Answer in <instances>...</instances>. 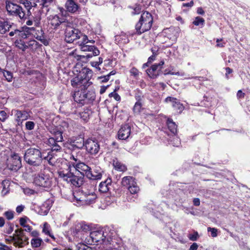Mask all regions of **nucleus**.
Masks as SVG:
<instances>
[{"label":"nucleus","mask_w":250,"mask_h":250,"mask_svg":"<svg viewBox=\"0 0 250 250\" xmlns=\"http://www.w3.org/2000/svg\"><path fill=\"white\" fill-rule=\"evenodd\" d=\"M8 117V114L5 111L0 110V123L5 122ZM0 125H1V123Z\"/></svg>","instance_id":"49530a36"},{"label":"nucleus","mask_w":250,"mask_h":250,"mask_svg":"<svg viewBox=\"0 0 250 250\" xmlns=\"http://www.w3.org/2000/svg\"><path fill=\"white\" fill-rule=\"evenodd\" d=\"M153 18L148 12H144L141 15L139 21L136 23L135 29L138 34H141L150 29L152 23Z\"/></svg>","instance_id":"20e7f679"},{"label":"nucleus","mask_w":250,"mask_h":250,"mask_svg":"<svg viewBox=\"0 0 250 250\" xmlns=\"http://www.w3.org/2000/svg\"><path fill=\"white\" fill-rule=\"evenodd\" d=\"M8 220H12L14 218V212L13 211H7L4 213Z\"/></svg>","instance_id":"6e6d98bb"},{"label":"nucleus","mask_w":250,"mask_h":250,"mask_svg":"<svg viewBox=\"0 0 250 250\" xmlns=\"http://www.w3.org/2000/svg\"><path fill=\"white\" fill-rule=\"evenodd\" d=\"M36 38L40 41L44 45H46L48 44V42L44 39L42 35V30H41V35H38L37 37H36Z\"/></svg>","instance_id":"864d4df0"},{"label":"nucleus","mask_w":250,"mask_h":250,"mask_svg":"<svg viewBox=\"0 0 250 250\" xmlns=\"http://www.w3.org/2000/svg\"><path fill=\"white\" fill-rule=\"evenodd\" d=\"M55 0H39V5L41 8H45V14L49 11L48 7L53 5Z\"/></svg>","instance_id":"2f4dec72"},{"label":"nucleus","mask_w":250,"mask_h":250,"mask_svg":"<svg viewBox=\"0 0 250 250\" xmlns=\"http://www.w3.org/2000/svg\"><path fill=\"white\" fill-rule=\"evenodd\" d=\"M65 6L67 11L72 13L77 12L79 8L78 4L73 0H67Z\"/></svg>","instance_id":"bb28decb"},{"label":"nucleus","mask_w":250,"mask_h":250,"mask_svg":"<svg viewBox=\"0 0 250 250\" xmlns=\"http://www.w3.org/2000/svg\"><path fill=\"white\" fill-rule=\"evenodd\" d=\"M137 102L135 103L133 108V111L135 114H139L142 110V103L141 102V98L140 96H135Z\"/></svg>","instance_id":"72a5a7b5"},{"label":"nucleus","mask_w":250,"mask_h":250,"mask_svg":"<svg viewBox=\"0 0 250 250\" xmlns=\"http://www.w3.org/2000/svg\"><path fill=\"white\" fill-rule=\"evenodd\" d=\"M6 8L9 15L19 17L21 19L26 18L25 12L17 4L7 1L6 2Z\"/></svg>","instance_id":"1a4fd4ad"},{"label":"nucleus","mask_w":250,"mask_h":250,"mask_svg":"<svg viewBox=\"0 0 250 250\" xmlns=\"http://www.w3.org/2000/svg\"><path fill=\"white\" fill-rule=\"evenodd\" d=\"M72 55L77 60H80L82 59H89L93 57V56H97L98 55L94 54V51L88 52L84 55H75L74 53H72Z\"/></svg>","instance_id":"58836bf2"},{"label":"nucleus","mask_w":250,"mask_h":250,"mask_svg":"<svg viewBox=\"0 0 250 250\" xmlns=\"http://www.w3.org/2000/svg\"><path fill=\"white\" fill-rule=\"evenodd\" d=\"M75 169L80 172L83 177L86 176L87 178L91 177L90 170H92L91 167H89L84 163L80 162L77 164L75 167Z\"/></svg>","instance_id":"2eb2a0df"},{"label":"nucleus","mask_w":250,"mask_h":250,"mask_svg":"<svg viewBox=\"0 0 250 250\" xmlns=\"http://www.w3.org/2000/svg\"><path fill=\"white\" fill-rule=\"evenodd\" d=\"M92 111L91 110L86 109L80 113L81 118L84 121H87L89 118L90 115L91 114Z\"/></svg>","instance_id":"c03bdc74"},{"label":"nucleus","mask_w":250,"mask_h":250,"mask_svg":"<svg viewBox=\"0 0 250 250\" xmlns=\"http://www.w3.org/2000/svg\"><path fill=\"white\" fill-rule=\"evenodd\" d=\"M51 228L50 225L47 222H44L43 224L42 232L45 235L49 236L53 240H55V238L54 235L51 233Z\"/></svg>","instance_id":"e433bc0d"},{"label":"nucleus","mask_w":250,"mask_h":250,"mask_svg":"<svg viewBox=\"0 0 250 250\" xmlns=\"http://www.w3.org/2000/svg\"><path fill=\"white\" fill-rule=\"evenodd\" d=\"M39 43L34 40H30L26 42V49L35 50L38 48Z\"/></svg>","instance_id":"37998d69"},{"label":"nucleus","mask_w":250,"mask_h":250,"mask_svg":"<svg viewBox=\"0 0 250 250\" xmlns=\"http://www.w3.org/2000/svg\"><path fill=\"white\" fill-rule=\"evenodd\" d=\"M92 170H90V173L91 175V177L88 178L91 180H98L102 178V169L98 167L95 166L92 167Z\"/></svg>","instance_id":"b1692460"},{"label":"nucleus","mask_w":250,"mask_h":250,"mask_svg":"<svg viewBox=\"0 0 250 250\" xmlns=\"http://www.w3.org/2000/svg\"><path fill=\"white\" fill-rule=\"evenodd\" d=\"M112 164L114 168L118 171L125 172L127 170L126 166L118 161L116 159L113 160Z\"/></svg>","instance_id":"c9c22d12"},{"label":"nucleus","mask_w":250,"mask_h":250,"mask_svg":"<svg viewBox=\"0 0 250 250\" xmlns=\"http://www.w3.org/2000/svg\"><path fill=\"white\" fill-rule=\"evenodd\" d=\"M27 219V217H22V218H20V224L22 227H24V226H25L27 225L26 224Z\"/></svg>","instance_id":"bf43d9fd"},{"label":"nucleus","mask_w":250,"mask_h":250,"mask_svg":"<svg viewBox=\"0 0 250 250\" xmlns=\"http://www.w3.org/2000/svg\"><path fill=\"white\" fill-rule=\"evenodd\" d=\"M112 186V180L108 178L106 180L100 183L99 186V191L101 193H106L109 191Z\"/></svg>","instance_id":"aec40b11"},{"label":"nucleus","mask_w":250,"mask_h":250,"mask_svg":"<svg viewBox=\"0 0 250 250\" xmlns=\"http://www.w3.org/2000/svg\"><path fill=\"white\" fill-rule=\"evenodd\" d=\"M208 231L211 232L212 237H215L217 236V229L214 228H212L210 227H208Z\"/></svg>","instance_id":"4d7b16f0"},{"label":"nucleus","mask_w":250,"mask_h":250,"mask_svg":"<svg viewBox=\"0 0 250 250\" xmlns=\"http://www.w3.org/2000/svg\"><path fill=\"white\" fill-rule=\"evenodd\" d=\"M131 127L128 125H123L118 131V137L120 140H126L129 137Z\"/></svg>","instance_id":"dca6fc26"},{"label":"nucleus","mask_w":250,"mask_h":250,"mask_svg":"<svg viewBox=\"0 0 250 250\" xmlns=\"http://www.w3.org/2000/svg\"><path fill=\"white\" fill-rule=\"evenodd\" d=\"M24 208H25V206L24 205H21L18 206L16 208V210L17 213H20L23 210Z\"/></svg>","instance_id":"680f3d73"},{"label":"nucleus","mask_w":250,"mask_h":250,"mask_svg":"<svg viewBox=\"0 0 250 250\" xmlns=\"http://www.w3.org/2000/svg\"><path fill=\"white\" fill-rule=\"evenodd\" d=\"M59 176L67 183H70L76 187H80L83 181L82 176H78L71 171L70 166H66V168L61 169L58 171Z\"/></svg>","instance_id":"7ed1b4c3"},{"label":"nucleus","mask_w":250,"mask_h":250,"mask_svg":"<svg viewBox=\"0 0 250 250\" xmlns=\"http://www.w3.org/2000/svg\"><path fill=\"white\" fill-rule=\"evenodd\" d=\"M167 125L168 128L170 132L175 135L177 132V125L171 119H168L167 120Z\"/></svg>","instance_id":"4c0bfd02"},{"label":"nucleus","mask_w":250,"mask_h":250,"mask_svg":"<svg viewBox=\"0 0 250 250\" xmlns=\"http://www.w3.org/2000/svg\"><path fill=\"white\" fill-rule=\"evenodd\" d=\"M188 238L191 241H196L199 238L198 233L197 231H194L192 234H189L188 235Z\"/></svg>","instance_id":"603ef678"},{"label":"nucleus","mask_w":250,"mask_h":250,"mask_svg":"<svg viewBox=\"0 0 250 250\" xmlns=\"http://www.w3.org/2000/svg\"><path fill=\"white\" fill-rule=\"evenodd\" d=\"M20 36L19 38L26 39L27 38V34L23 30L20 29Z\"/></svg>","instance_id":"052dcab7"},{"label":"nucleus","mask_w":250,"mask_h":250,"mask_svg":"<svg viewBox=\"0 0 250 250\" xmlns=\"http://www.w3.org/2000/svg\"><path fill=\"white\" fill-rule=\"evenodd\" d=\"M136 183L135 179L130 176L123 177L121 182L122 185L126 187L127 188H128V187H131V186L135 185Z\"/></svg>","instance_id":"c756f323"},{"label":"nucleus","mask_w":250,"mask_h":250,"mask_svg":"<svg viewBox=\"0 0 250 250\" xmlns=\"http://www.w3.org/2000/svg\"><path fill=\"white\" fill-rule=\"evenodd\" d=\"M53 202L50 200L45 201L40 207L39 213L42 215H46L52 207Z\"/></svg>","instance_id":"5701e85b"},{"label":"nucleus","mask_w":250,"mask_h":250,"mask_svg":"<svg viewBox=\"0 0 250 250\" xmlns=\"http://www.w3.org/2000/svg\"><path fill=\"white\" fill-rule=\"evenodd\" d=\"M81 49L83 51L85 52H91L94 51V54L99 55L100 51L94 45H90L88 44H82L81 47Z\"/></svg>","instance_id":"f704fd0d"},{"label":"nucleus","mask_w":250,"mask_h":250,"mask_svg":"<svg viewBox=\"0 0 250 250\" xmlns=\"http://www.w3.org/2000/svg\"><path fill=\"white\" fill-rule=\"evenodd\" d=\"M129 72L131 75L133 76L134 78H135L136 79L138 78L140 73L138 70L134 67L131 68V69L129 70Z\"/></svg>","instance_id":"3c124183"},{"label":"nucleus","mask_w":250,"mask_h":250,"mask_svg":"<svg viewBox=\"0 0 250 250\" xmlns=\"http://www.w3.org/2000/svg\"><path fill=\"white\" fill-rule=\"evenodd\" d=\"M35 126V124L32 121H28L25 123L26 128L28 130H32Z\"/></svg>","instance_id":"5fc2aeb1"},{"label":"nucleus","mask_w":250,"mask_h":250,"mask_svg":"<svg viewBox=\"0 0 250 250\" xmlns=\"http://www.w3.org/2000/svg\"><path fill=\"white\" fill-rule=\"evenodd\" d=\"M84 146L87 153L95 155L99 151L100 145L97 140L89 138L85 141Z\"/></svg>","instance_id":"f8f14e48"},{"label":"nucleus","mask_w":250,"mask_h":250,"mask_svg":"<svg viewBox=\"0 0 250 250\" xmlns=\"http://www.w3.org/2000/svg\"><path fill=\"white\" fill-rule=\"evenodd\" d=\"M98 79L100 80L101 83L107 82L109 80V75H105L98 77Z\"/></svg>","instance_id":"13d9d810"},{"label":"nucleus","mask_w":250,"mask_h":250,"mask_svg":"<svg viewBox=\"0 0 250 250\" xmlns=\"http://www.w3.org/2000/svg\"><path fill=\"white\" fill-rule=\"evenodd\" d=\"M164 63V61L162 60L158 63H155L150 68L147 69L146 72L149 77L152 79L156 78L161 74L162 66Z\"/></svg>","instance_id":"ddd939ff"},{"label":"nucleus","mask_w":250,"mask_h":250,"mask_svg":"<svg viewBox=\"0 0 250 250\" xmlns=\"http://www.w3.org/2000/svg\"><path fill=\"white\" fill-rule=\"evenodd\" d=\"M21 167V158L18 154L14 153L8 160L7 167L11 170L17 171Z\"/></svg>","instance_id":"4468645a"},{"label":"nucleus","mask_w":250,"mask_h":250,"mask_svg":"<svg viewBox=\"0 0 250 250\" xmlns=\"http://www.w3.org/2000/svg\"><path fill=\"white\" fill-rule=\"evenodd\" d=\"M20 2L24 5L25 8L27 10L28 14L30 12V10L32 7L37 6V3H39V0H19Z\"/></svg>","instance_id":"a878e982"},{"label":"nucleus","mask_w":250,"mask_h":250,"mask_svg":"<svg viewBox=\"0 0 250 250\" xmlns=\"http://www.w3.org/2000/svg\"><path fill=\"white\" fill-rule=\"evenodd\" d=\"M245 94L242 92L241 90H239L238 91L237 93V97L238 99H242L245 97Z\"/></svg>","instance_id":"69168bd1"},{"label":"nucleus","mask_w":250,"mask_h":250,"mask_svg":"<svg viewBox=\"0 0 250 250\" xmlns=\"http://www.w3.org/2000/svg\"><path fill=\"white\" fill-rule=\"evenodd\" d=\"M79 88H81V90H78L75 92L73 98L76 102L83 105L86 103L84 91H83V87Z\"/></svg>","instance_id":"f3484780"},{"label":"nucleus","mask_w":250,"mask_h":250,"mask_svg":"<svg viewBox=\"0 0 250 250\" xmlns=\"http://www.w3.org/2000/svg\"><path fill=\"white\" fill-rule=\"evenodd\" d=\"M81 38H82V42L81 43V46L82 44H87L88 43H94L95 41L94 40H89L88 39L87 36L85 35H83L81 36Z\"/></svg>","instance_id":"de8ad7c7"},{"label":"nucleus","mask_w":250,"mask_h":250,"mask_svg":"<svg viewBox=\"0 0 250 250\" xmlns=\"http://www.w3.org/2000/svg\"><path fill=\"white\" fill-rule=\"evenodd\" d=\"M50 132L53 136V137L56 138L58 142H62L63 140L62 133L63 130L61 126H56L51 128Z\"/></svg>","instance_id":"a211bd4d"},{"label":"nucleus","mask_w":250,"mask_h":250,"mask_svg":"<svg viewBox=\"0 0 250 250\" xmlns=\"http://www.w3.org/2000/svg\"><path fill=\"white\" fill-rule=\"evenodd\" d=\"M13 28V23L0 19V34H5Z\"/></svg>","instance_id":"412c9836"},{"label":"nucleus","mask_w":250,"mask_h":250,"mask_svg":"<svg viewBox=\"0 0 250 250\" xmlns=\"http://www.w3.org/2000/svg\"><path fill=\"white\" fill-rule=\"evenodd\" d=\"M81 229L84 232H86L89 230V226L85 224H82L81 226Z\"/></svg>","instance_id":"0e129e2a"},{"label":"nucleus","mask_w":250,"mask_h":250,"mask_svg":"<svg viewBox=\"0 0 250 250\" xmlns=\"http://www.w3.org/2000/svg\"><path fill=\"white\" fill-rule=\"evenodd\" d=\"M2 73L4 77L8 82H12L13 79V75L11 72L8 71L3 70Z\"/></svg>","instance_id":"09e8293b"},{"label":"nucleus","mask_w":250,"mask_h":250,"mask_svg":"<svg viewBox=\"0 0 250 250\" xmlns=\"http://www.w3.org/2000/svg\"><path fill=\"white\" fill-rule=\"evenodd\" d=\"M108 229H101L93 230L90 233V237L93 243L99 244H107L111 239Z\"/></svg>","instance_id":"39448f33"},{"label":"nucleus","mask_w":250,"mask_h":250,"mask_svg":"<svg viewBox=\"0 0 250 250\" xmlns=\"http://www.w3.org/2000/svg\"><path fill=\"white\" fill-rule=\"evenodd\" d=\"M48 20L49 24L51 25V28L55 30L64 29L66 24H68V21L61 19L57 15L50 16Z\"/></svg>","instance_id":"9b49d317"},{"label":"nucleus","mask_w":250,"mask_h":250,"mask_svg":"<svg viewBox=\"0 0 250 250\" xmlns=\"http://www.w3.org/2000/svg\"><path fill=\"white\" fill-rule=\"evenodd\" d=\"M128 190L131 194H136L139 191V188L136 183L135 185L128 187Z\"/></svg>","instance_id":"8fccbe9b"},{"label":"nucleus","mask_w":250,"mask_h":250,"mask_svg":"<svg viewBox=\"0 0 250 250\" xmlns=\"http://www.w3.org/2000/svg\"><path fill=\"white\" fill-rule=\"evenodd\" d=\"M92 73V71L89 69L82 68L81 70H79L77 76L71 80L72 86L74 87H83L87 88L92 84V82L90 81Z\"/></svg>","instance_id":"f03ea898"},{"label":"nucleus","mask_w":250,"mask_h":250,"mask_svg":"<svg viewBox=\"0 0 250 250\" xmlns=\"http://www.w3.org/2000/svg\"><path fill=\"white\" fill-rule=\"evenodd\" d=\"M34 183L36 186L48 189L52 186V181L49 174L43 171L35 175Z\"/></svg>","instance_id":"6e6552de"},{"label":"nucleus","mask_w":250,"mask_h":250,"mask_svg":"<svg viewBox=\"0 0 250 250\" xmlns=\"http://www.w3.org/2000/svg\"><path fill=\"white\" fill-rule=\"evenodd\" d=\"M64 29L65 41L68 43H71L74 41L81 38L82 33L78 29L75 28L72 26V23L67 21Z\"/></svg>","instance_id":"0eeeda50"},{"label":"nucleus","mask_w":250,"mask_h":250,"mask_svg":"<svg viewBox=\"0 0 250 250\" xmlns=\"http://www.w3.org/2000/svg\"><path fill=\"white\" fill-rule=\"evenodd\" d=\"M84 142L83 138L78 137L70 145L69 149L72 150H75V148L82 149L84 146Z\"/></svg>","instance_id":"393cba45"},{"label":"nucleus","mask_w":250,"mask_h":250,"mask_svg":"<svg viewBox=\"0 0 250 250\" xmlns=\"http://www.w3.org/2000/svg\"><path fill=\"white\" fill-rule=\"evenodd\" d=\"M204 19L200 17H196L195 20L193 21V24L196 26H199L200 25L203 26L204 25Z\"/></svg>","instance_id":"a18cd8bd"},{"label":"nucleus","mask_w":250,"mask_h":250,"mask_svg":"<svg viewBox=\"0 0 250 250\" xmlns=\"http://www.w3.org/2000/svg\"><path fill=\"white\" fill-rule=\"evenodd\" d=\"M193 203L194 206H199L200 204V199L198 198H195L193 199Z\"/></svg>","instance_id":"338daca9"},{"label":"nucleus","mask_w":250,"mask_h":250,"mask_svg":"<svg viewBox=\"0 0 250 250\" xmlns=\"http://www.w3.org/2000/svg\"><path fill=\"white\" fill-rule=\"evenodd\" d=\"M83 88V91H84L85 100L86 103H91L95 99L96 94L94 90L91 89L88 91L86 90V88Z\"/></svg>","instance_id":"7c9ffc66"},{"label":"nucleus","mask_w":250,"mask_h":250,"mask_svg":"<svg viewBox=\"0 0 250 250\" xmlns=\"http://www.w3.org/2000/svg\"><path fill=\"white\" fill-rule=\"evenodd\" d=\"M60 142H58L56 138L54 137L49 138L45 142V143L51 147L52 151H61L62 147L58 144Z\"/></svg>","instance_id":"6ab92c4d"},{"label":"nucleus","mask_w":250,"mask_h":250,"mask_svg":"<svg viewBox=\"0 0 250 250\" xmlns=\"http://www.w3.org/2000/svg\"><path fill=\"white\" fill-rule=\"evenodd\" d=\"M164 33L167 35V37L173 41H176L177 37V32L173 27L165 29Z\"/></svg>","instance_id":"473e14b6"},{"label":"nucleus","mask_w":250,"mask_h":250,"mask_svg":"<svg viewBox=\"0 0 250 250\" xmlns=\"http://www.w3.org/2000/svg\"><path fill=\"white\" fill-rule=\"evenodd\" d=\"M16 121L19 125L28 118L29 114L25 111L17 110L15 114Z\"/></svg>","instance_id":"cd10ccee"},{"label":"nucleus","mask_w":250,"mask_h":250,"mask_svg":"<svg viewBox=\"0 0 250 250\" xmlns=\"http://www.w3.org/2000/svg\"><path fill=\"white\" fill-rule=\"evenodd\" d=\"M78 250H92V248L87 245H83L80 246Z\"/></svg>","instance_id":"e2e57ef3"},{"label":"nucleus","mask_w":250,"mask_h":250,"mask_svg":"<svg viewBox=\"0 0 250 250\" xmlns=\"http://www.w3.org/2000/svg\"><path fill=\"white\" fill-rule=\"evenodd\" d=\"M167 103H170L172 106L175 110H179L180 111H182L184 107L179 101L175 98L168 97L165 99Z\"/></svg>","instance_id":"4be33fe9"},{"label":"nucleus","mask_w":250,"mask_h":250,"mask_svg":"<svg viewBox=\"0 0 250 250\" xmlns=\"http://www.w3.org/2000/svg\"><path fill=\"white\" fill-rule=\"evenodd\" d=\"M15 44L17 48L22 51H25L26 50V42H25L21 39H17L15 42Z\"/></svg>","instance_id":"a19ab883"},{"label":"nucleus","mask_w":250,"mask_h":250,"mask_svg":"<svg viewBox=\"0 0 250 250\" xmlns=\"http://www.w3.org/2000/svg\"><path fill=\"white\" fill-rule=\"evenodd\" d=\"M97 199V195L94 192H85L80 198H76L79 205H90L94 203Z\"/></svg>","instance_id":"9d476101"},{"label":"nucleus","mask_w":250,"mask_h":250,"mask_svg":"<svg viewBox=\"0 0 250 250\" xmlns=\"http://www.w3.org/2000/svg\"><path fill=\"white\" fill-rule=\"evenodd\" d=\"M41 14H38V15L34 18V21L28 20L26 22V24L27 25H32L33 23L36 27H39L41 23Z\"/></svg>","instance_id":"ea45409f"},{"label":"nucleus","mask_w":250,"mask_h":250,"mask_svg":"<svg viewBox=\"0 0 250 250\" xmlns=\"http://www.w3.org/2000/svg\"><path fill=\"white\" fill-rule=\"evenodd\" d=\"M28 237L24 234L22 229H16L13 236H8L5 238L6 242L13 243L14 246L19 248H22L28 244Z\"/></svg>","instance_id":"423d86ee"},{"label":"nucleus","mask_w":250,"mask_h":250,"mask_svg":"<svg viewBox=\"0 0 250 250\" xmlns=\"http://www.w3.org/2000/svg\"><path fill=\"white\" fill-rule=\"evenodd\" d=\"M198 245L196 243H193L190 247L189 250H197Z\"/></svg>","instance_id":"774afa93"},{"label":"nucleus","mask_w":250,"mask_h":250,"mask_svg":"<svg viewBox=\"0 0 250 250\" xmlns=\"http://www.w3.org/2000/svg\"><path fill=\"white\" fill-rule=\"evenodd\" d=\"M43 243L41 238H33L31 240V245L33 248L40 247Z\"/></svg>","instance_id":"79ce46f5"},{"label":"nucleus","mask_w":250,"mask_h":250,"mask_svg":"<svg viewBox=\"0 0 250 250\" xmlns=\"http://www.w3.org/2000/svg\"><path fill=\"white\" fill-rule=\"evenodd\" d=\"M106 246L104 250H122V245L121 243H118L115 240L111 239L108 244H105Z\"/></svg>","instance_id":"c85d7f7f"},{"label":"nucleus","mask_w":250,"mask_h":250,"mask_svg":"<svg viewBox=\"0 0 250 250\" xmlns=\"http://www.w3.org/2000/svg\"><path fill=\"white\" fill-rule=\"evenodd\" d=\"M50 152L47 157H42L41 151L36 148L30 147L25 151L23 159L25 162L29 165L39 167L41 166L43 159L46 160L48 163L53 165L52 163V157H50Z\"/></svg>","instance_id":"f257e3e1"}]
</instances>
